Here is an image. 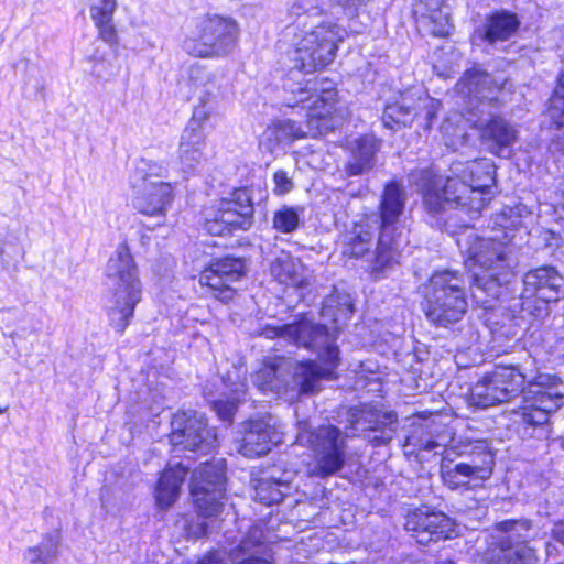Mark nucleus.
<instances>
[{"label":"nucleus","mask_w":564,"mask_h":564,"mask_svg":"<svg viewBox=\"0 0 564 564\" xmlns=\"http://www.w3.org/2000/svg\"><path fill=\"white\" fill-rule=\"evenodd\" d=\"M130 187L133 208L145 216L165 217L174 202V186L171 182L139 183Z\"/></svg>","instance_id":"22"},{"label":"nucleus","mask_w":564,"mask_h":564,"mask_svg":"<svg viewBox=\"0 0 564 564\" xmlns=\"http://www.w3.org/2000/svg\"><path fill=\"white\" fill-rule=\"evenodd\" d=\"M426 17L430 20V23L432 24L431 32L435 36L443 37L451 34L453 25L451 23V14L448 7L438 11H432L427 13Z\"/></svg>","instance_id":"45"},{"label":"nucleus","mask_w":564,"mask_h":564,"mask_svg":"<svg viewBox=\"0 0 564 564\" xmlns=\"http://www.w3.org/2000/svg\"><path fill=\"white\" fill-rule=\"evenodd\" d=\"M237 406V401L234 399H219L213 403L215 412L225 422L232 421Z\"/></svg>","instance_id":"48"},{"label":"nucleus","mask_w":564,"mask_h":564,"mask_svg":"<svg viewBox=\"0 0 564 564\" xmlns=\"http://www.w3.org/2000/svg\"><path fill=\"white\" fill-rule=\"evenodd\" d=\"M438 564H455V563H454V562H452V561H444V562H441V563H438Z\"/></svg>","instance_id":"58"},{"label":"nucleus","mask_w":564,"mask_h":564,"mask_svg":"<svg viewBox=\"0 0 564 564\" xmlns=\"http://www.w3.org/2000/svg\"><path fill=\"white\" fill-rule=\"evenodd\" d=\"M254 206L250 189L236 188L229 197L220 199L213 215L206 218V229L213 236L234 230H248L253 224Z\"/></svg>","instance_id":"14"},{"label":"nucleus","mask_w":564,"mask_h":564,"mask_svg":"<svg viewBox=\"0 0 564 564\" xmlns=\"http://www.w3.org/2000/svg\"><path fill=\"white\" fill-rule=\"evenodd\" d=\"M495 454L485 440H462L446 451L441 478L451 490L469 489L470 482L486 481L494 473Z\"/></svg>","instance_id":"8"},{"label":"nucleus","mask_w":564,"mask_h":564,"mask_svg":"<svg viewBox=\"0 0 564 564\" xmlns=\"http://www.w3.org/2000/svg\"><path fill=\"white\" fill-rule=\"evenodd\" d=\"M59 545L58 531L46 533L39 545L29 547L24 552V560L26 564H50L57 558Z\"/></svg>","instance_id":"37"},{"label":"nucleus","mask_w":564,"mask_h":564,"mask_svg":"<svg viewBox=\"0 0 564 564\" xmlns=\"http://www.w3.org/2000/svg\"><path fill=\"white\" fill-rule=\"evenodd\" d=\"M405 200L401 184L391 181L386 185L380 203V235L371 268L375 279H381L387 269L399 263L402 247L408 242L403 237L404 227L400 225Z\"/></svg>","instance_id":"9"},{"label":"nucleus","mask_w":564,"mask_h":564,"mask_svg":"<svg viewBox=\"0 0 564 564\" xmlns=\"http://www.w3.org/2000/svg\"><path fill=\"white\" fill-rule=\"evenodd\" d=\"M301 106L302 104H299L296 108L299 109V112L304 111L307 131L301 123L291 119L273 121L264 129L259 138L260 151L276 154L279 152H283L286 147L291 145L294 141L305 138L311 131L315 130L316 132L322 133L324 130L328 129V117L330 115H327L323 120L315 118L314 122L310 123L307 110L301 108ZM292 108L294 109L295 107Z\"/></svg>","instance_id":"17"},{"label":"nucleus","mask_w":564,"mask_h":564,"mask_svg":"<svg viewBox=\"0 0 564 564\" xmlns=\"http://www.w3.org/2000/svg\"><path fill=\"white\" fill-rule=\"evenodd\" d=\"M556 552H557V549L554 544H552L551 542L545 543V553H546L547 557L553 556L554 554H556Z\"/></svg>","instance_id":"55"},{"label":"nucleus","mask_w":564,"mask_h":564,"mask_svg":"<svg viewBox=\"0 0 564 564\" xmlns=\"http://www.w3.org/2000/svg\"><path fill=\"white\" fill-rule=\"evenodd\" d=\"M552 536L555 541L564 545V522H558L554 525Z\"/></svg>","instance_id":"54"},{"label":"nucleus","mask_w":564,"mask_h":564,"mask_svg":"<svg viewBox=\"0 0 564 564\" xmlns=\"http://www.w3.org/2000/svg\"><path fill=\"white\" fill-rule=\"evenodd\" d=\"M105 276L108 295L106 311L111 326L122 333L131 322L138 303L142 300V284L134 260L126 245H120L109 258Z\"/></svg>","instance_id":"7"},{"label":"nucleus","mask_w":564,"mask_h":564,"mask_svg":"<svg viewBox=\"0 0 564 564\" xmlns=\"http://www.w3.org/2000/svg\"><path fill=\"white\" fill-rule=\"evenodd\" d=\"M246 273L245 262L238 258L225 257L210 263L199 275V283L213 290L221 302L232 299V283Z\"/></svg>","instance_id":"21"},{"label":"nucleus","mask_w":564,"mask_h":564,"mask_svg":"<svg viewBox=\"0 0 564 564\" xmlns=\"http://www.w3.org/2000/svg\"><path fill=\"white\" fill-rule=\"evenodd\" d=\"M466 282L463 274L444 270L435 272L424 295V313L434 325L447 327L467 313Z\"/></svg>","instance_id":"10"},{"label":"nucleus","mask_w":564,"mask_h":564,"mask_svg":"<svg viewBox=\"0 0 564 564\" xmlns=\"http://www.w3.org/2000/svg\"><path fill=\"white\" fill-rule=\"evenodd\" d=\"M438 106L440 102L422 89L406 91L398 101L386 106L382 122L384 127L395 129L412 123L413 119L421 115L430 122L436 115Z\"/></svg>","instance_id":"18"},{"label":"nucleus","mask_w":564,"mask_h":564,"mask_svg":"<svg viewBox=\"0 0 564 564\" xmlns=\"http://www.w3.org/2000/svg\"><path fill=\"white\" fill-rule=\"evenodd\" d=\"M506 402V394L491 384L486 373L477 383L470 388L469 404L476 408H489Z\"/></svg>","instance_id":"36"},{"label":"nucleus","mask_w":564,"mask_h":564,"mask_svg":"<svg viewBox=\"0 0 564 564\" xmlns=\"http://www.w3.org/2000/svg\"><path fill=\"white\" fill-rule=\"evenodd\" d=\"M285 36H292L291 59L294 67L283 80V90L288 94L284 105L297 107L302 104L301 108L307 110L310 123L315 118L323 120L335 109L337 91L334 83L327 78L304 77L335 59L338 44L346 39L347 31L334 20H321L311 21L308 26H299L297 30H285Z\"/></svg>","instance_id":"1"},{"label":"nucleus","mask_w":564,"mask_h":564,"mask_svg":"<svg viewBox=\"0 0 564 564\" xmlns=\"http://www.w3.org/2000/svg\"><path fill=\"white\" fill-rule=\"evenodd\" d=\"M446 437L437 436L434 438L427 427L420 426L405 438L404 446H413L419 451L435 452L445 448Z\"/></svg>","instance_id":"40"},{"label":"nucleus","mask_w":564,"mask_h":564,"mask_svg":"<svg viewBox=\"0 0 564 564\" xmlns=\"http://www.w3.org/2000/svg\"><path fill=\"white\" fill-rule=\"evenodd\" d=\"M552 205L554 207L555 214L558 215L560 218L564 219V192L556 188L554 195L552 197Z\"/></svg>","instance_id":"52"},{"label":"nucleus","mask_w":564,"mask_h":564,"mask_svg":"<svg viewBox=\"0 0 564 564\" xmlns=\"http://www.w3.org/2000/svg\"><path fill=\"white\" fill-rule=\"evenodd\" d=\"M354 312L352 300L349 294L338 292L335 288L333 292L325 297L321 308V315L325 322L334 324L338 329L345 324Z\"/></svg>","instance_id":"32"},{"label":"nucleus","mask_w":564,"mask_h":564,"mask_svg":"<svg viewBox=\"0 0 564 564\" xmlns=\"http://www.w3.org/2000/svg\"><path fill=\"white\" fill-rule=\"evenodd\" d=\"M290 491V484L274 478H261L254 486V499L262 505L280 503Z\"/></svg>","instance_id":"39"},{"label":"nucleus","mask_w":564,"mask_h":564,"mask_svg":"<svg viewBox=\"0 0 564 564\" xmlns=\"http://www.w3.org/2000/svg\"><path fill=\"white\" fill-rule=\"evenodd\" d=\"M347 429L352 432H370L368 442L372 446L389 444L398 425V414L392 410L382 411L373 404L352 406L347 412Z\"/></svg>","instance_id":"15"},{"label":"nucleus","mask_w":564,"mask_h":564,"mask_svg":"<svg viewBox=\"0 0 564 564\" xmlns=\"http://www.w3.org/2000/svg\"><path fill=\"white\" fill-rule=\"evenodd\" d=\"M494 536L499 550L528 545L535 535L532 532V523L527 519L505 520L496 524Z\"/></svg>","instance_id":"29"},{"label":"nucleus","mask_w":564,"mask_h":564,"mask_svg":"<svg viewBox=\"0 0 564 564\" xmlns=\"http://www.w3.org/2000/svg\"><path fill=\"white\" fill-rule=\"evenodd\" d=\"M223 77L215 72L208 70L199 63L188 68V83L197 97H218L221 89Z\"/></svg>","instance_id":"33"},{"label":"nucleus","mask_w":564,"mask_h":564,"mask_svg":"<svg viewBox=\"0 0 564 564\" xmlns=\"http://www.w3.org/2000/svg\"><path fill=\"white\" fill-rule=\"evenodd\" d=\"M457 91L468 99L466 113H453L441 126L444 135L464 138L465 127L460 126L464 118L478 132L481 145L491 154L506 156L518 140L517 124L500 115H495L488 108H499V94L502 85L491 75L480 68L466 70L457 83Z\"/></svg>","instance_id":"3"},{"label":"nucleus","mask_w":564,"mask_h":564,"mask_svg":"<svg viewBox=\"0 0 564 564\" xmlns=\"http://www.w3.org/2000/svg\"><path fill=\"white\" fill-rule=\"evenodd\" d=\"M561 150H564V144L560 148Z\"/></svg>","instance_id":"61"},{"label":"nucleus","mask_w":564,"mask_h":564,"mask_svg":"<svg viewBox=\"0 0 564 564\" xmlns=\"http://www.w3.org/2000/svg\"><path fill=\"white\" fill-rule=\"evenodd\" d=\"M497 564H536L535 550L529 545L499 550Z\"/></svg>","instance_id":"43"},{"label":"nucleus","mask_w":564,"mask_h":564,"mask_svg":"<svg viewBox=\"0 0 564 564\" xmlns=\"http://www.w3.org/2000/svg\"><path fill=\"white\" fill-rule=\"evenodd\" d=\"M117 9V0H94L90 6V18L94 23L102 21H113V14Z\"/></svg>","instance_id":"46"},{"label":"nucleus","mask_w":564,"mask_h":564,"mask_svg":"<svg viewBox=\"0 0 564 564\" xmlns=\"http://www.w3.org/2000/svg\"><path fill=\"white\" fill-rule=\"evenodd\" d=\"M451 175L444 181L432 169L414 170L409 181L420 191L425 210L440 215L447 209L460 208L470 218L478 216L491 199L496 182V165L490 159L453 162Z\"/></svg>","instance_id":"2"},{"label":"nucleus","mask_w":564,"mask_h":564,"mask_svg":"<svg viewBox=\"0 0 564 564\" xmlns=\"http://www.w3.org/2000/svg\"><path fill=\"white\" fill-rule=\"evenodd\" d=\"M98 29L99 36L106 43L112 44L117 41V31L113 25V21H102L101 23H95Z\"/></svg>","instance_id":"50"},{"label":"nucleus","mask_w":564,"mask_h":564,"mask_svg":"<svg viewBox=\"0 0 564 564\" xmlns=\"http://www.w3.org/2000/svg\"><path fill=\"white\" fill-rule=\"evenodd\" d=\"M460 55L458 52L454 51V50H451L448 52V58L446 59L449 65L446 64V62H442V61H437L435 64H434V70L436 72V74L441 77H444V78H449L452 77L453 74H455L458 69V64L457 62L460 59Z\"/></svg>","instance_id":"47"},{"label":"nucleus","mask_w":564,"mask_h":564,"mask_svg":"<svg viewBox=\"0 0 564 564\" xmlns=\"http://www.w3.org/2000/svg\"><path fill=\"white\" fill-rule=\"evenodd\" d=\"M270 273L279 283L296 289L304 299V291L311 284V275L300 259L282 251L271 262Z\"/></svg>","instance_id":"24"},{"label":"nucleus","mask_w":564,"mask_h":564,"mask_svg":"<svg viewBox=\"0 0 564 564\" xmlns=\"http://www.w3.org/2000/svg\"><path fill=\"white\" fill-rule=\"evenodd\" d=\"M238 451L246 457H260L283 440L278 420L271 415L250 419L242 425Z\"/></svg>","instance_id":"20"},{"label":"nucleus","mask_w":564,"mask_h":564,"mask_svg":"<svg viewBox=\"0 0 564 564\" xmlns=\"http://www.w3.org/2000/svg\"><path fill=\"white\" fill-rule=\"evenodd\" d=\"M373 564H387L384 560H381L379 562H375Z\"/></svg>","instance_id":"59"},{"label":"nucleus","mask_w":564,"mask_h":564,"mask_svg":"<svg viewBox=\"0 0 564 564\" xmlns=\"http://www.w3.org/2000/svg\"><path fill=\"white\" fill-rule=\"evenodd\" d=\"M422 2L426 7L427 13L438 11L447 7L444 4L443 0H422Z\"/></svg>","instance_id":"53"},{"label":"nucleus","mask_w":564,"mask_h":564,"mask_svg":"<svg viewBox=\"0 0 564 564\" xmlns=\"http://www.w3.org/2000/svg\"><path fill=\"white\" fill-rule=\"evenodd\" d=\"M169 177V162L166 160H153L141 158L130 174L129 184L159 183L155 178Z\"/></svg>","instance_id":"35"},{"label":"nucleus","mask_w":564,"mask_h":564,"mask_svg":"<svg viewBox=\"0 0 564 564\" xmlns=\"http://www.w3.org/2000/svg\"><path fill=\"white\" fill-rule=\"evenodd\" d=\"M273 183V192L276 195H285L286 193L291 192L294 187L292 178L283 170H279L274 173Z\"/></svg>","instance_id":"49"},{"label":"nucleus","mask_w":564,"mask_h":564,"mask_svg":"<svg viewBox=\"0 0 564 564\" xmlns=\"http://www.w3.org/2000/svg\"><path fill=\"white\" fill-rule=\"evenodd\" d=\"M523 285L525 294L544 296L556 302L564 285V276L555 267L543 265L527 272Z\"/></svg>","instance_id":"25"},{"label":"nucleus","mask_w":564,"mask_h":564,"mask_svg":"<svg viewBox=\"0 0 564 564\" xmlns=\"http://www.w3.org/2000/svg\"><path fill=\"white\" fill-rule=\"evenodd\" d=\"M321 0H293L290 7V15L294 22L285 30H297L299 26H308L311 21L328 20L319 6Z\"/></svg>","instance_id":"38"},{"label":"nucleus","mask_w":564,"mask_h":564,"mask_svg":"<svg viewBox=\"0 0 564 564\" xmlns=\"http://www.w3.org/2000/svg\"><path fill=\"white\" fill-rule=\"evenodd\" d=\"M188 470V466L177 463L169 465L162 473L155 488L156 503L162 509H167L175 502Z\"/></svg>","instance_id":"28"},{"label":"nucleus","mask_w":564,"mask_h":564,"mask_svg":"<svg viewBox=\"0 0 564 564\" xmlns=\"http://www.w3.org/2000/svg\"><path fill=\"white\" fill-rule=\"evenodd\" d=\"M199 534L202 536L208 535V529H207L206 522L200 523V532H199Z\"/></svg>","instance_id":"56"},{"label":"nucleus","mask_w":564,"mask_h":564,"mask_svg":"<svg viewBox=\"0 0 564 564\" xmlns=\"http://www.w3.org/2000/svg\"><path fill=\"white\" fill-rule=\"evenodd\" d=\"M7 411V408H1L0 406V414L4 413Z\"/></svg>","instance_id":"60"},{"label":"nucleus","mask_w":564,"mask_h":564,"mask_svg":"<svg viewBox=\"0 0 564 564\" xmlns=\"http://www.w3.org/2000/svg\"><path fill=\"white\" fill-rule=\"evenodd\" d=\"M198 39H187L185 51L196 57H219L231 53L238 40V24L231 18L208 15L198 24Z\"/></svg>","instance_id":"12"},{"label":"nucleus","mask_w":564,"mask_h":564,"mask_svg":"<svg viewBox=\"0 0 564 564\" xmlns=\"http://www.w3.org/2000/svg\"><path fill=\"white\" fill-rule=\"evenodd\" d=\"M252 382L261 391H278L281 388L278 367L265 365L252 376Z\"/></svg>","instance_id":"44"},{"label":"nucleus","mask_w":564,"mask_h":564,"mask_svg":"<svg viewBox=\"0 0 564 564\" xmlns=\"http://www.w3.org/2000/svg\"><path fill=\"white\" fill-rule=\"evenodd\" d=\"M557 189L560 191H563L564 192V177L560 181L558 185H557Z\"/></svg>","instance_id":"57"},{"label":"nucleus","mask_w":564,"mask_h":564,"mask_svg":"<svg viewBox=\"0 0 564 564\" xmlns=\"http://www.w3.org/2000/svg\"><path fill=\"white\" fill-rule=\"evenodd\" d=\"M272 549L268 545L263 530L253 525L239 545L230 550L231 564H272Z\"/></svg>","instance_id":"23"},{"label":"nucleus","mask_w":564,"mask_h":564,"mask_svg":"<svg viewBox=\"0 0 564 564\" xmlns=\"http://www.w3.org/2000/svg\"><path fill=\"white\" fill-rule=\"evenodd\" d=\"M260 336L273 339L285 338L297 346L314 351L325 365L318 366L313 361L299 364L293 373V381L300 393H314L321 389L323 379H332L339 364V349L335 338L325 325L314 323L306 316L284 325H264Z\"/></svg>","instance_id":"6"},{"label":"nucleus","mask_w":564,"mask_h":564,"mask_svg":"<svg viewBox=\"0 0 564 564\" xmlns=\"http://www.w3.org/2000/svg\"><path fill=\"white\" fill-rule=\"evenodd\" d=\"M491 384L506 394V402L523 392L522 405L513 411V422L524 429H540L549 423L552 413L563 405V381L555 375L518 366H496L487 372Z\"/></svg>","instance_id":"4"},{"label":"nucleus","mask_w":564,"mask_h":564,"mask_svg":"<svg viewBox=\"0 0 564 564\" xmlns=\"http://www.w3.org/2000/svg\"><path fill=\"white\" fill-rule=\"evenodd\" d=\"M510 241L511 238L501 229L492 230L488 237H480L469 229L456 239L466 257L465 267L473 274L471 295L485 310L492 308L502 284L513 276Z\"/></svg>","instance_id":"5"},{"label":"nucleus","mask_w":564,"mask_h":564,"mask_svg":"<svg viewBox=\"0 0 564 564\" xmlns=\"http://www.w3.org/2000/svg\"><path fill=\"white\" fill-rule=\"evenodd\" d=\"M554 300L544 296L525 294L521 297V313L523 317L529 316L535 321H543L550 314V302Z\"/></svg>","instance_id":"42"},{"label":"nucleus","mask_w":564,"mask_h":564,"mask_svg":"<svg viewBox=\"0 0 564 564\" xmlns=\"http://www.w3.org/2000/svg\"><path fill=\"white\" fill-rule=\"evenodd\" d=\"M230 562V551L223 550L209 552L197 564H228Z\"/></svg>","instance_id":"51"},{"label":"nucleus","mask_w":564,"mask_h":564,"mask_svg":"<svg viewBox=\"0 0 564 564\" xmlns=\"http://www.w3.org/2000/svg\"><path fill=\"white\" fill-rule=\"evenodd\" d=\"M199 102L194 108L193 115L185 129H193L195 132H205L207 128H215L220 119L217 107V97H199Z\"/></svg>","instance_id":"34"},{"label":"nucleus","mask_w":564,"mask_h":564,"mask_svg":"<svg viewBox=\"0 0 564 564\" xmlns=\"http://www.w3.org/2000/svg\"><path fill=\"white\" fill-rule=\"evenodd\" d=\"M379 144L372 135H364L354 142L351 155L348 160L345 172L349 176H358L369 172L375 165V155Z\"/></svg>","instance_id":"31"},{"label":"nucleus","mask_w":564,"mask_h":564,"mask_svg":"<svg viewBox=\"0 0 564 564\" xmlns=\"http://www.w3.org/2000/svg\"><path fill=\"white\" fill-rule=\"evenodd\" d=\"M348 433L327 424L312 430L307 422H300L296 443L313 451L315 465L312 475L326 478L341 470L346 463Z\"/></svg>","instance_id":"11"},{"label":"nucleus","mask_w":564,"mask_h":564,"mask_svg":"<svg viewBox=\"0 0 564 564\" xmlns=\"http://www.w3.org/2000/svg\"><path fill=\"white\" fill-rule=\"evenodd\" d=\"M519 26L520 21L516 14L501 11L489 15L484 25L478 30V33L489 44H496L513 36Z\"/></svg>","instance_id":"30"},{"label":"nucleus","mask_w":564,"mask_h":564,"mask_svg":"<svg viewBox=\"0 0 564 564\" xmlns=\"http://www.w3.org/2000/svg\"><path fill=\"white\" fill-rule=\"evenodd\" d=\"M170 442L176 451L178 447L192 452H209L216 444V435L207 427L204 414L196 411L176 413L171 422Z\"/></svg>","instance_id":"16"},{"label":"nucleus","mask_w":564,"mask_h":564,"mask_svg":"<svg viewBox=\"0 0 564 564\" xmlns=\"http://www.w3.org/2000/svg\"><path fill=\"white\" fill-rule=\"evenodd\" d=\"M377 220L364 218L354 223L340 236L343 245V254L349 257H364L369 252L372 240L378 231Z\"/></svg>","instance_id":"26"},{"label":"nucleus","mask_w":564,"mask_h":564,"mask_svg":"<svg viewBox=\"0 0 564 564\" xmlns=\"http://www.w3.org/2000/svg\"><path fill=\"white\" fill-rule=\"evenodd\" d=\"M226 464L224 459L206 462L193 471L191 495L198 512L206 518L217 516L225 497Z\"/></svg>","instance_id":"13"},{"label":"nucleus","mask_w":564,"mask_h":564,"mask_svg":"<svg viewBox=\"0 0 564 564\" xmlns=\"http://www.w3.org/2000/svg\"><path fill=\"white\" fill-rule=\"evenodd\" d=\"M404 528L423 545L451 539L455 533V522L447 514L425 506L408 513Z\"/></svg>","instance_id":"19"},{"label":"nucleus","mask_w":564,"mask_h":564,"mask_svg":"<svg viewBox=\"0 0 564 564\" xmlns=\"http://www.w3.org/2000/svg\"><path fill=\"white\" fill-rule=\"evenodd\" d=\"M178 160L184 172H194L206 164V133L184 129L178 144Z\"/></svg>","instance_id":"27"},{"label":"nucleus","mask_w":564,"mask_h":564,"mask_svg":"<svg viewBox=\"0 0 564 564\" xmlns=\"http://www.w3.org/2000/svg\"><path fill=\"white\" fill-rule=\"evenodd\" d=\"M302 212L303 208L301 207L281 206L273 214V228L281 234L294 232L300 226V215Z\"/></svg>","instance_id":"41"}]
</instances>
